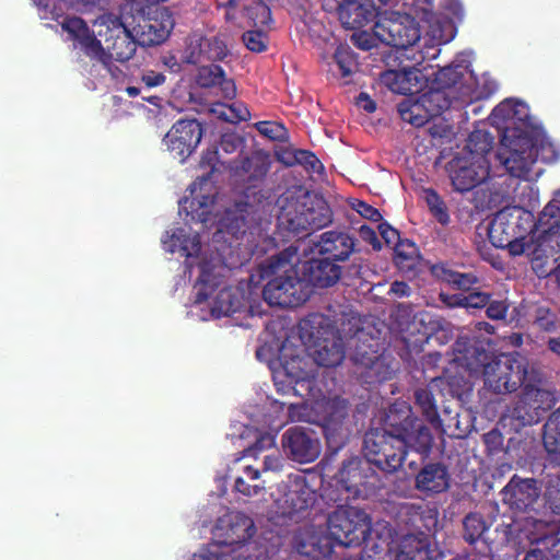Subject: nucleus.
Segmentation results:
<instances>
[{"instance_id": "obj_38", "label": "nucleus", "mask_w": 560, "mask_h": 560, "mask_svg": "<svg viewBox=\"0 0 560 560\" xmlns=\"http://www.w3.org/2000/svg\"><path fill=\"white\" fill-rule=\"evenodd\" d=\"M542 443L550 460L560 466V407L550 413L544 424Z\"/></svg>"}, {"instance_id": "obj_12", "label": "nucleus", "mask_w": 560, "mask_h": 560, "mask_svg": "<svg viewBox=\"0 0 560 560\" xmlns=\"http://www.w3.org/2000/svg\"><path fill=\"white\" fill-rule=\"evenodd\" d=\"M97 35L102 38V54L95 59L105 62L108 58L124 62L136 52V42L130 31L121 21L113 15L105 14L95 20Z\"/></svg>"}, {"instance_id": "obj_33", "label": "nucleus", "mask_w": 560, "mask_h": 560, "mask_svg": "<svg viewBox=\"0 0 560 560\" xmlns=\"http://www.w3.org/2000/svg\"><path fill=\"white\" fill-rule=\"evenodd\" d=\"M418 420L409 405L395 402L388 408L381 431L404 440V435L417 424Z\"/></svg>"}, {"instance_id": "obj_18", "label": "nucleus", "mask_w": 560, "mask_h": 560, "mask_svg": "<svg viewBox=\"0 0 560 560\" xmlns=\"http://www.w3.org/2000/svg\"><path fill=\"white\" fill-rule=\"evenodd\" d=\"M271 166V156L264 150L254 151L247 156V218L261 220L260 212L265 213L270 206L269 191L260 186Z\"/></svg>"}, {"instance_id": "obj_11", "label": "nucleus", "mask_w": 560, "mask_h": 560, "mask_svg": "<svg viewBox=\"0 0 560 560\" xmlns=\"http://www.w3.org/2000/svg\"><path fill=\"white\" fill-rule=\"evenodd\" d=\"M363 451L371 465L387 474L396 472L407 458L404 440L380 428L370 429L365 433Z\"/></svg>"}, {"instance_id": "obj_39", "label": "nucleus", "mask_w": 560, "mask_h": 560, "mask_svg": "<svg viewBox=\"0 0 560 560\" xmlns=\"http://www.w3.org/2000/svg\"><path fill=\"white\" fill-rule=\"evenodd\" d=\"M417 74L416 67H405L401 70H387L381 75L382 83L392 92L401 95L415 94L416 83H408V75Z\"/></svg>"}, {"instance_id": "obj_26", "label": "nucleus", "mask_w": 560, "mask_h": 560, "mask_svg": "<svg viewBox=\"0 0 560 560\" xmlns=\"http://www.w3.org/2000/svg\"><path fill=\"white\" fill-rule=\"evenodd\" d=\"M401 523L410 530L408 534L429 535L438 529L439 510L436 506L405 504L399 511Z\"/></svg>"}, {"instance_id": "obj_56", "label": "nucleus", "mask_w": 560, "mask_h": 560, "mask_svg": "<svg viewBox=\"0 0 560 560\" xmlns=\"http://www.w3.org/2000/svg\"><path fill=\"white\" fill-rule=\"evenodd\" d=\"M295 161L296 165L303 166L307 172L319 174L324 171L323 163L312 151L298 150V159Z\"/></svg>"}, {"instance_id": "obj_2", "label": "nucleus", "mask_w": 560, "mask_h": 560, "mask_svg": "<svg viewBox=\"0 0 560 560\" xmlns=\"http://www.w3.org/2000/svg\"><path fill=\"white\" fill-rule=\"evenodd\" d=\"M201 166L208 168L199 175L187 188L188 195L179 201V210L184 211L191 222L199 223L202 229L217 228V233H230L238 237L245 223V205L243 191L237 192L234 209L225 208L221 212V197L217 176V153L207 152L201 160Z\"/></svg>"}, {"instance_id": "obj_52", "label": "nucleus", "mask_w": 560, "mask_h": 560, "mask_svg": "<svg viewBox=\"0 0 560 560\" xmlns=\"http://www.w3.org/2000/svg\"><path fill=\"white\" fill-rule=\"evenodd\" d=\"M264 138L270 141L284 142L289 139L285 127L277 121L264 120L253 125Z\"/></svg>"}, {"instance_id": "obj_51", "label": "nucleus", "mask_w": 560, "mask_h": 560, "mask_svg": "<svg viewBox=\"0 0 560 560\" xmlns=\"http://www.w3.org/2000/svg\"><path fill=\"white\" fill-rule=\"evenodd\" d=\"M77 0H34L42 19H58Z\"/></svg>"}, {"instance_id": "obj_19", "label": "nucleus", "mask_w": 560, "mask_h": 560, "mask_svg": "<svg viewBox=\"0 0 560 560\" xmlns=\"http://www.w3.org/2000/svg\"><path fill=\"white\" fill-rule=\"evenodd\" d=\"M361 268L362 266L354 261L345 266L319 256L303 264L302 278L307 287L327 289L337 284L341 279L360 278Z\"/></svg>"}, {"instance_id": "obj_3", "label": "nucleus", "mask_w": 560, "mask_h": 560, "mask_svg": "<svg viewBox=\"0 0 560 560\" xmlns=\"http://www.w3.org/2000/svg\"><path fill=\"white\" fill-rule=\"evenodd\" d=\"M453 361L471 376H482L485 388L497 395L516 392L527 378V361L518 354L494 355L485 343L458 337L453 345Z\"/></svg>"}, {"instance_id": "obj_63", "label": "nucleus", "mask_w": 560, "mask_h": 560, "mask_svg": "<svg viewBox=\"0 0 560 560\" xmlns=\"http://www.w3.org/2000/svg\"><path fill=\"white\" fill-rule=\"evenodd\" d=\"M509 310L505 301H489L486 314L490 319L499 320L504 319Z\"/></svg>"}, {"instance_id": "obj_64", "label": "nucleus", "mask_w": 560, "mask_h": 560, "mask_svg": "<svg viewBox=\"0 0 560 560\" xmlns=\"http://www.w3.org/2000/svg\"><path fill=\"white\" fill-rule=\"evenodd\" d=\"M377 228L382 238L388 246L393 245L395 247L402 240L399 232L387 222H381Z\"/></svg>"}, {"instance_id": "obj_58", "label": "nucleus", "mask_w": 560, "mask_h": 560, "mask_svg": "<svg viewBox=\"0 0 560 560\" xmlns=\"http://www.w3.org/2000/svg\"><path fill=\"white\" fill-rule=\"evenodd\" d=\"M220 148L224 153H237L238 156H242L244 151V143L240 137L232 133H226L222 137Z\"/></svg>"}, {"instance_id": "obj_55", "label": "nucleus", "mask_w": 560, "mask_h": 560, "mask_svg": "<svg viewBox=\"0 0 560 560\" xmlns=\"http://www.w3.org/2000/svg\"><path fill=\"white\" fill-rule=\"evenodd\" d=\"M334 58L342 77L350 75L358 66L355 56L349 48L338 47Z\"/></svg>"}, {"instance_id": "obj_14", "label": "nucleus", "mask_w": 560, "mask_h": 560, "mask_svg": "<svg viewBox=\"0 0 560 560\" xmlns=\"http://www.w3.org/2000/svg\"><path fill=\"white\" fill-rule=\"evenodd\" d=\"M375 476L372 465L364 457H351L343 460L336 475V490H331L327 497L334 502L349 503L362 494L363 488Z\"/></svg>"}, {"instance_id": "obj_5", "label": "nucleus", "mask_w": 560, "mask_h": 560, "mask_svg": "<svg viewBox=\"0 0 560 560\" xmlns=\"http://www.w3.org/2000/svg\"><path fill=\"white\" fill-rule=\"evenodd\" d=\"M533 228V214L518 207H505L498 211L489 224L488 237L497 248H508L512 256L526 255L534 268L539 249L533 245L529 231Z\"/></svg>"}, {"instance_id": "obj_32", "label": "nucleus", "mask_w": 560, "mask_h": 560, "mask_svg": "<svg viewBox=\"0 0 560 560\" xmlns=\"http://www.w3.org/2000/svg\"><path fill=\"white\" fill-rule=\"evenodd\" d=\"M518 530L530 544L548 547L550 540L560 534V520L527 516L521 522Z\"/></svg>"}, {"instance_id": "obj_15", "label": "nucleus", "mask_w": 560, "mask_h": 560, "mask_svg": "<svg viewBox=\"0 0 560 560\" xmlns=\"http://www.w3.org/2000/svg\"><path fill=\"white\" fill-rule=\"evenodd\" d=\"M533 245L538 247L537 264L540 267L545 260L560 253V202L549 201L539 213L537 222L533 220L529 231Z\"/></svg>"}, {"instance_id": "obj_60", "label": "nucleus", "mask_w": 560, "mask_h": 560, "mask_svg": "<svg viewBox=\"0 0 560 560\" xmlns=\"http://www.w3.org/2000/svg\"><path fill=\"white\" fill-rule=\"evenodd\" d=\"M352 208L364 219H368L372 222H380L382 220L381 212L374 208L373 206L366 203L362 200H355L353 202Z\"/></svg>"}, {"instance_id": "obj_47", "label": "nucleus", "mask_w": 560, "mask_h": 560, "mask_svg": "<svg viewBox=\"0 0 560 560\" xmlns=\"http://www.w3.org/2000/svg\"><path fill=\"white\" fill-rule=\"evenodd\" d=\"M272 16L271 9L265 2L255 3L247 8V25L250 30H264L269 32L271 30Z\"/></svg>"}, {"instance_id": "obj_13", "label": "nucleus", "mask_w": 560, "mask_h": 560, "mask_svg": "<svg viewBox=\"0 0 560 560\" xmlns=\"http://www.w3.org/2000/svg\"><path fill=\"white\" fill-rule=\"evenodd\" d=\"M558 401L555 392L525 384L508 418L515 431L538 423Z\"/></svg>"}, {"instance_id": "obj_21", "label": "nucleus", "mask_w": 560, "mask_h": 560, "mask_svg": "<svg viewBox=\"0 0 560 560\" xmlns=\"http://www.w3.org/2000/svg\"><path fill=\"white\" fill-rule=\"evenodd\" d=\"M451 107V101L442 91H430L418 100H404L398 105L400 118L419 128L428 124L433 117L441 115Z\"/></svg>"}, {"instance_id": "obj_22", "label": "nucleus", "mask_w": 560, "mask_h": 560, "mask_svg": "<svg viewBox=\"0 0 560 560\" xmlns=\"http://www.w3.org/2000/svg\"><path fill=\"white\" fill-rule=\"evenodd\" d=\"M541 492V487L536 478H524L513 475L501 489L502 503L511 511L526 513L534 510Z\"/></svg>"}, {"instance_id": "obj_8", "label": "nucleus", "mask_w": 560, "mask_h": 560, "mask_svg": "<svg viewBox=\"0 0 560 560\" xmlns=\"http://www.w3.org/2000/svg\"><path fill=\"white\" fill-rule=\"evenodd\" d=\"M212 542L196 552L191 560H245L244 520L241 514L226 512L212 529Z\"/></svg>"}, {"instance_id": "obj_9", "label": "nucleus", "mask_w": 560, "mask_h": 560, "mask_svg": "<svg viewBox=\"0 0 560 560\" xmlns=\"http://www.w3.org/2000/svg\"><path fill=\"white\" fill-rule=\"evenodd\" d=\"M301 338L315 347L313 361L318 366L335 368L345 359V347L340 337L324 315L312 314L299 324Z\"/></svg>"}, {"instance_id": "obj_30", "label": "nucleus", "mask_w": 560, "mask_h": 560, "mask_svg": "<svg viewBox=\"0 0 560 560\" xmlns=\"http://www.w3.org/2000/svg\"><path fill=\"white\" fill-rule=\"evenodd\" d=\"M439 551L429 535L405 534L399 541L396 560H436Z\"/></svg>"}, {"instance_id": "obj_27", "label": "nucleus", "mask_w": 560, "mask_h": 560, "mask_svg": "<svg viewBox=\"0 0 560 560\" xmlns=\"http://www.w3.org/2000/svg\"><path fill=\"white\" fill-rule=\"evenodd\" d=\"M61 28L68 34V38L74 43V46L88 56L96 58L102 54V38L97 35L95 21L90 28L81 18H66L61 22Z\"/></svg>"}, {"instance_id": "obj_7", "label": "nucleus", "mask_w": 560, "mask_h": 560, "mask_svg": "<svg viewBox=\"0 0 560 560\" xmlns=\"http://www.w3.org/2000/svg\"><path fill=\"white\" fill-rule=\"evenodd\" d=\"M280 225L299 235L326 228L332 222V211L317 194L300 189L285 197L278 217Z\"/></svg>"}, {"instance_id": "obj_57", "label": "nucleus", "mask_w": 560, "mask_h": 560, "mask_svg": "<svg viewBox=\"0 0 560 560\" xmlns=\"http://www.w3.org/2000/svg\"><path fill=\"white\" fill-rule=\"evenodd\" d=\"M268 32L264 30H247V50L262 52L268 48Z\"/></svg>"}, {"instance_id": "obj_31", "label": "nucleus", "mask_w": 560, "mask_h": 560, "mask_svg": "<svg viewBox=\"0 0 560 560\" xmlns=\"http://www.w3.org/2000/svg\"><path fill=\"white\" fill-rule=\"evenodd\" d=\"M415 487L427 495L445 492L450 488V474L441 463L425 464L416 476Z\"/></svg>"}, {"instance_id": "obj_10", "label": "nucleus", "mask_w": 560, "mask_h": 560, "mask_svg": "<svg viewBox=\"0 0 560 560\" xmlns=\"http://www.w3.org/2000/svg\"><path fill=\"white\" fill-rule=\"evenodd\" d=\"M532 135L520 127H506L500 139L498 160L514 177L526 178L538 156Z\"/></svg>"}, {"instance_id": "obj_1", "label": "nucleus", "mask_w": 560, "mask_h": 560, "mask_svg": "<svg viewBox=\"0 0 560 560\" xmlns=\"http://www.w3.org/2000/svg\"><path fill=\"white\" fill-rule=\"evenodd\" d=\"M198 234V230L186 223L171 228L161 240L165 252L187 258V268L192 267L194 260L197 261L199 278L195 285V308L198 311L196 315L208 320L241 313L245 298L243 289L230 287L219 290V277L223 267L218 259H206Z\"/></svg>"}, {"instance_id": "obj_17", "label": "nucleus", "mask_w": 560, "mask_h": 560, "mask_svg": "<svg viewBox=\"0 0 560 560\" xmlns=\"http://www.w3.org/2000/svg\"><path fill=\"white\" fill-rule=\"evenodd\" d=\"M374 35L396 49L412 48L420 39L419 23L409 14L392 12L381 18L373 27Z\"/></svg>"}, {"instance_id": "obj_4", "label": "nucleus", "mask_w": 560, "mask_h": 560, "mask_svg": "<svg viewBox=\"0 0 560 560\" xmlns=\"http://www.w3.org/2000/svg\"><path fill=\"white\" fill-rule=\"evenodd\" d=\"M337 504L327 521V534L303 530L294 535L293 546L298 553L313 560L329 557L336 545L360 546L371 534V518L361 509L349 503Z\"/></svg>"}, {"instance_id": "obj_54", "label": "nucleus", "mask_w": 560, "mask_h": 560, "mask_svg": "<svg viewBox=\"0 0 560 560\" xmlns=\"http://www.w3.org/2000/svg\"><path fill=\"white\" fill-rule=\"evenodd\" d=\"M557 315L550 308L538 306L534 312V325L544 331H553L557 328Z\"/></svg>"}, {"instance_id": "obj_48", "label": "nucleus", "mask_w": 560, "mask_h": 560, "mask_svg": "<svg viewBox=\"0 0 560 560\" xmlns=\"http://www.w3.org/2000/svg\"><path fill=\"white\" fill-rule=\"evenodd\" d=\"M173 26L174 22L167 14L166 19L161 23L156 21L147 23L142 26L143 35L147 36V38L142 39V43L155 45L164 42L168 37L171 31L173 30Z\"/></svg>"}, {"instance_id": "obj_62", "label": "nucleus", "mask_w": 560, "mask_h": 560, "mask_svg": "<svg viewBox=\"0 0 560 560\" xmlns=\"http://www.w3.org/2000/svg\"><path fill=\"white\" fill-rule=\"evenodd\" d=\"M490 299V293L480 291L471 292L465 295V308H483L488 305Z\"/></svg>"}, {"instance_id": "obj_61", "label": "nucleus", "mask_w": 560, "mask_h": 560, "mask_svg": "<svg viewBox=\"0 0 560 560\" xmlns=\"http://www.w3.org/2000/svg\"><path fill=\"white\" fill-rule=\"evenodd\" d=\"M353 361L355 364L363 365L375 374L377 373L380 365H382V361L376 353L368 357L365 352L362 353L359 349L353 355Z\"/></svg>"}, {"instance_id": "obj_36", "label": "nucleus", "mask_w": 560, "mask_h": 560, "mask_svg": "<svg viewBox=\"0 0 560 560\" xmlns=\"http://www.w3.org/2000/svg\"><path fill=\"white\" fill-rule=\"evenodd\" d=\"M430 273L435 279L462 291H468L479 282V278L474 272H459L451 269L444 262L432 265L430 267Z\"/></svg>"}, {"instance_id": "obj_24", "label": "nucleus", "mask_w": 560, "mask_h": 560, "mask_svg": "<svg viewBox=\"0 0 560 560\" xmlns=\"http://www.w3.org/2000/svg\"><path fill=\"white\" fill-rule=\"evenodd\" d=\"M201 137L202 128L196 119H182L166 133L164 144L174 158L184 162L195 151Z\"/></svg>"}, {"instance_id": "obj_29", "label": "nucleus", "mask_w": 560, "mask_h": 560, "mask_svg": "<svg viewBox=\"0 0 560 560\" xmlns=\"http://www.w3.org/2000/svg\"><path fill=\"white\" fill-rule=\"evenodd\" d=\"M338 16L347 30H360L375 18L374 7L361 0H338Z\"/></svg>"}, {"instance_id": "obj_40", "label": "nucleus", "mask_w": 560, "mask_h": 560, "mask_svg": "<svg viewBox=\"0 0 560 560\" xmlns=\"http://www.w3.org/2000/svg\"><path fill=\"white\" fill-rule=\"evenodd\" d=\"M296 254V248L290 246L284 253L279 256H272L267 261L260 264L255 273H250L247 278V287H257L260 280L276 276L278 269L284 264L290 262L291 256Z\"/></svg>"}, {"instance_id": "obj_50", "label": "nucleus", "mask_w": 560, "mask_h": 560, "mask_svg": "<svg viewBox=\"0 0 560 560\" xmlns=\"http://www.w3.org/2000/svg\"><path fill=\"white\" fill-rule=\"evenodd\" d=\"M424 199L431 214L440 224L447 225L451 218L444 200L433 188L424 189Z\"/></svg>"}, {"instance_id": "obj_59", "label": "nucleus", "mask_w": 560, "mask_h": 560, "mask_svg": "<svg viewBox=\"0 0 560 560\" xmlns=\"http://www.w3.org/2000/svg\"><path fill=\"white\" fill-rule=\"evenodd\" d=\"M212 112L221 119L235 124L243 119L241 109L231 105L217 104Z\"/></svg>"}, {"instance_id": "obj_45", "label": "nucleus", "mask_w": 560, "mask_h": 560, "mask_svg": "<svg viewBox=\"0 0 560 560\" xmlns=\"http://www.w3.org/2000/svg\"><path fill=\"white\" fill-rule=\"evenodd\" d=\"M416 405L422 416L434 427L442 425L438 406L433 393L428 387H420L415 390Z\"/></svg>"}, {"instance_id": "obj_42", "label": "nucleus", "mask_w": 560, "mask_h": 560, "mask_svg": "<svg viewBox=\"0 0 560 560\" xmlns=\"http://www.w3.org/2000/svg\"><path fill=\"white\" fill-rule=\"evenodd\" d=\"M465 68L462 65H450L441 68L435 73L434 82L438 88L434 91H442L447 96V100L451 98V90L462 86V80L464 78Z\"/></svg>"}, {"instance_id": "obj_46", "label": "nucleus", "mask_w": 560, "mask_h": 560, "mask_svg": "<svg viewBox=\"0 0 560 560\" xmlns=\"http://www.w3.org/2000/svg\"><path fill=\"white\" fill-rule=\"evenodd\" d=\"M493 137L485 130L472 131L467 140V149L470 152L469 158L472 160H479V158H486V155L493 148Z\"/></svg>"}, {"instance_id": "obj_49", "label": "nucleus", "mask_w": 560, "mask_h": 560, "mask_svg": "<svg viewBox=\"0 0 560 560\" xmlns=\"http://www.w3.org/2000/svg\"><path fill=\"white\" fill-rule=\"evenodd\" d=\"M254 441L247 445V456L257 457L258 453L272 448L276 445V435L271 432L250 429L247 425V441Z\"/></svg>"}, {"instance_id": "obj_6", "label": "nucleus", "mask_w": 560, "mask_h": 560, "mask_svg": "<svg viewBox=\"0 0 560 560\" xmlns=\"http://www.w3.org/2000/svg\"><path fill=\"white\" fill-rule=\"evenodd\" d=\"M349 404L340 397L315 401L310 408L307 404L291 405L292 420L316 423L322 427L329 455H336L343 448L350 436L348 427Z\"/></svg>"}, {"instance_id": "obj_37", "label": "nucleus", "mask_w": 560, "mask_h": 560, "mask_svg": "<svg viewBox=\"0 0 560 560\" xmlns=\"http://www.w3.org/2000/svg\"><path fill=\"white\" fill-rule=\"evenodd\" d=\"M433 435L431 430L420 420L417 424L404 435L406 455L408 451L418 453L422 459L429 457L433 446Z\"/></svg>"}, {"instance_id": "obj_35", "label": "nucleus", "mask_w": 560, "mask_h": 560, "mask_svg": "<svg viewBox=\"0 0 560 560\" xmlns=\"http://www.w3.org/2000/svg\"><path fill=\"white\" fill-rule=\"evenodd\" d=\"M494 516H485L480 512H469L463 518V539L470 546L477 542L483 544L481 551L492 548V540L487 537V533L492 526Z\"/></svg>"}, {"instance_id": "obj_28", "label": "nucleus", "mask_w": 560, "mask_h": 560, "mask_svg": "<svg viewBox=\"0 0 560 560\" xmlns=\"http://www.w3.org/2000/svg\"><path fill=\"white\" fill-rule=\"evenodd\" d=\"M226 55L225 45L213 37L205 39L199 34H192L186 43V47L182 55V60L186 63H197L207 58L209 60L222 59Z\"/></svg>"}, {"instance_id": "obj_43", "label": "nucleus", "mask_w": 560, "mask_h": 560, "mask_svg": "<svg viewBox=\"0 0 560 560\" xmlns=\"http://www.w3.org/2000/svg\"><path fill=\"white\" fill-rule=\"evenodd\" d=\"M482 442L486 447L487 456L493 458L501 454H510V452L516 447V444L520 443V440L510 438L505 445L503 434L499 429L494 428L482 435Z\"/></svg>"}, {"instance_id": "obj_53", "label": "nucleus", "mask_w": 560, "mask_h": 560, "mask_svg": "<svg viewBox=\"0 0 560 560\" xmlns=\"http://www.w3.org/2000/svg\"><path fill=\"white\" fill-rule=\"evenodd\" d=\"M545 495L552 513L560 515V468L548 475Z\"/></svg>"}, {"instance_id": "obj_16", "label": "nucleus", "mask_w": 560, "mask_h": 560, "mask_svg": "<svg viewBox=\"0 0 560 560\" xmlns=\"http://www.w3.org/2000/svg\"><path fill=\"white\" fill-rule=\"evenodd\" d=\"M310 289L302 277L290 264V267L271 278L264 287L262 295L271 306L296 307L305 303L310 298Z\"/></svg>"}, {"instance_id": "obj_44", "label": "nucleus", "mask_w": 560, "mask_h": 560, "mask_svg": "<svg viewBox=\"0 0 560 560\" xmlns=\"http://www.w3.org/2000/svg\"><path fill=\"white\" fill-rule=\"evenodd\" d=\"M395 264L402 270H413L420 258L419 248L415 242L404 238L394 247Z\"/></svg>"}, {"instance_id": "obj_23", "label": "nucleus", "mask_w": 560, "mask_h": 560, "mask_svg": "<svg viewBox=\"0 0 560 560\" xmlns=\"http://www.w3.org/2000/svg\"><path fill=\"white\" fill-rule=\"evenodd\" d=\"M450 177L456 191L465 192L483 183L490 175V163L485 158L469 156L454 159L450 163Z\"/></svg>"}, {"instance_id": "obj_20", "label": "nucleus", "mask_w": 560, "mask_h": 560, "mask_svg": "<svg viewBox=\"0 0 560 560\" xmlns=\"http://www.w3.org/2000/svg\"><path fill=\"white\" fill-rule=\"evenodd\" d=\"M281 447L285 457L298 464H311L322 453V443L315 431L294 425L281 435Z\"/></svg>"}, {"instance_id": "obj_34", "label": "nucleus", "mask_w": 560, "mask_h": 560, "mask_svg": "<svg viewBox=\"0 0 560 560\" xmlns=\"http://www.w3.org/2000/svg\"><path fill=\"white\" fill-rule=\"evenodd\" d=\"M307 361L300 357H293L282 364L283 373L289 378L295 395L303 396L302 390L311 394L316 383V374L306 369Z\"/></svg>"}, {"instance_id": "obj_41", "label": "nucleus", "mask_w": 560, "mask_h": 560, "mask_svg": "<svg viewBox=\"0 0 560 560\" xmlns=\"http://www.w3.org/2000/svg\"><path fill=\"white\" fill-rule=\"evenodd\" d=\"M196 82L201 88L221 86L226 96L234 95V88L230 81L224 79L222 69L219 66L210 65L198 70Z\"/></svg>"}, {"instance_id": "obj_25", "label": "nucleus", "mask_w": 560, "mask_h": 560, "mask_svg": "<svg viewBox=\"0 0 560 560\" xmlns=\"http://www.w3.org/2000/svg\"><path fill=\"white\" fill-rule=\"evenodd\" d=\"M319 256L342 265L355 250V238L341 231H327L319 235L315 243Z\"/></svg>"}]
</instances>
